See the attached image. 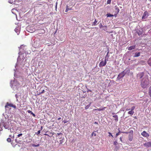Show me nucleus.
<instances>
[{
  "instance_id": "5fc2aeb1",
  "label": "nucleus",
  "mask_w": 151,
  "mask_h": 151,
  "mask_svg": "<svg viewBox=\"0 0 151 151\" xmlns=\"http://www.w3.org/2000/svg\"><path fill=\"white\" fill-rule=\"evenodd\" d=\"M43 129V127L42 126L41 127V129H40V130H42Z\"/></svg>"
},
{
  "instance_id": "bf43d9fd",
  "label": "nucleus",
  "mask_w": 151,
  "mask_h": 151,
  "mask_svg": "<svg viewBox=\"0 0 151 151\" xmlns=\"http://www.w3.org/2000/svg\"><path fill=\"white\" fill-rule=\"evenodd\" d=\"M122 137H120V140H121V141H122Z\"/></svg>"
},
{
  "instance_id": "e2e57ef3",
  "label": "nucleus",
  "mask_w": 151,
  "mask_h": 151,
  "mask_svg": "<svg viewBox=\"0 0 151 151\" xmlns=\"http://www.w3.org/2000/svg\"><path fill=\"white\" fill-rule=\"evenodd\" d=\"M149 1H151V0H148Z\"/></svg>"
},
{
  "instance_id": "473e14b6",
  "label": "nucleus",
  "mask_w": 151,
  "mask_h": 151,
  "mask_svg": "<svg viewBox=\"0 0 151 151\" xmlns=\"http://www.w3.org/2000/svg\"><path fill=\"white\" fill-rule=\"evenodd\" d=\"M12 140H12L10 137H9L7 139V141L8 142H11Z\"/></svg>"
},
{
  "instance_id": "a211bd4d",
  "label": "nucleus",
  "mask_w": 151,
  "mask_h": 151,
  "mask_svg": "<svg viewBox=\"0 0 151 151\" xmlns=\"http://www.w3.org/2000/svg\"><path fill=\"white\" fill-rule=\"evenodd\" d=\"M106 108V107H104L103 108H99V109H95V110H97L98 111H103L105 110V109Z\"/></svg>"
},
{
  "instance_id": "bb28decb",
  "label": "nucleus",
  "mask_w": 151,
  "mask_h": 151,
  "mask_svg": "<svg viewBox=\"0 0 151 151\" xmlns=\"http://www.w3.org/2000/svg\"><path fill=\"white\" fill-rule=\"evenodd\" d=\"M102 28L104 30L106 31L107 29V27L106 26H104Z\"/></svg>"
},
{
  "instance_id": "864d4df0",
  "label": "nucleus",
  "mask_w": 151,
  "mask_h": 151,
  "mask_svg": "<svg viewBox=\"0 0 151 151\" xmlns=\"http://www.w3.org/2000/svg\"><path fill=\"white\" fill-rule=\"evenodd\" d=\"M94 124H98V123L96 122H94Z\"/></svg>"
},
{
  "instance_id": "2eb2a0df",
  "label": "nucleus",
  "mask_w": 151,
  "mask_h": 151,
  "mask_svg": "<svg viewBox=\"0 0 151 151\" xmlns=\"http://www.w3.org/2000/svg\"><path fill=\"white\" fill-rule=\"evenodd\" d=\"M135 47V45H134L128 47V49L129 50H131L134 49Z\"/></svg>"
},
{
  "instance_id": "49530a36",
  "label": "nucleus",
  "mask_w": 151,
  "mask_h": 151,
  "mask_svg": "<svg viewBox=\"0 0 151 151\" xmlns=\"http://www.w3.org/2000/svg\"><path fill=\"white\" fill-rule=\"evenodd\" d=\"M34 117H35L36 116L32 112L31 114Z\"/></svg>"
},
{
  "instance_id": "338daca9",
  "label": "nucleus",
  "mask_w": 151,
  "mask_h": 151,
  "mask_svg": "<svg viewBox=\"0 0 151 151\" xmlns=\"http://www.w3.org/2000/svg\"><path fill=\"white\" fill-rule=\"evenodd\" d=\"M17 101H18V99H17Z\"/></svg>"
},
{
  "instance_id": "c85d7f7f",
  "label": "nucleus",
  "mask_w": 151,
  "mask_h": 151,
  "mask_svg": "<svg viewBox=\"0 0 151 151\" xmlns=\"http://www.w3.org/2000/svg\"><path fill=\"white\" fill-rule=\"evenodd\" d=\"M32 146L33 147H38L40 146L39 144H38L37 145H35L34 144H32Z\"/></svg>"
},
{
  "instance_id": "58836bf2",
  "label": "nucleus",
  "mask_w": 151,
  "mask_h": 151,
  "mask_svg": "<svg viewBox=\"0 0 151 151\" xmlns=\"http://www.w3.org/2000/svg\"><path fill=\"white\" fill-rule=\"evenodd\" d=\"M103 26H102V25L101 24V23H100V24H99V27L100 28H102L103 27Z\"/></svg>"
},
{
  "instance_id": "39448f33",
  "label": "nucleus",
  "mask_w": 151,
  "mask_h": 151,
  "mask_svg": "<svg viewBox=\"0 0 151 151\" xmlns=\"http://www.w3.org/2000/svg\"><path fill=\"white\" fill-rule=\"evenodd\" d=\"M24 47L23 45H21L19 48V55L17 58V60H18L20 58V55H22L24 53V48H23Z\"/></svg>"
},
{
  "instance_id": "f257e3e1",
  "label": "nucleus",
  "mask_w": 151,
  "mask_h": 151,
  "mask_svg": "<svg viewBox=\"0 0 151 151\" xmlns=\"http://www.w3.org/2000/svg\"><path fill=\"white\" fill-rule=\"evenodd\" d=\"M2 126L5 129H8V130H10L11 131V127L10 126L9 121H7V120H6V121H4V119H1V122L0 123V131H2Z\"/></svg>"
},
{
  "instance_id": "7c9ffc66",
  "label": "nucleus",
  "mask_w": 151,
  "mask_h": 151,
  "mask_svg": "<svg viewBox=\"0 0 151 151\" xmlns=\"http://www.w3.org/2000/svg\"><path fill=\"white\" fill-rule=\"evenodd\" d=\"M97 21L96 20V19H95L94 22L92 24V25H97L96 23Z\"/></svg>"
},
{
  "instance_id": "4c0bfd02",
  "label": "nucleus",
  "mask_w": 151,
  "mask_h": 151,
  "mask_svg": "<svg viewBox=\"0 0 151 151\" xmlns=\"http://www.w3.org/2000/svg\"><path fill=\"white\" fill-rule=\"evenodd\" d=\"M63 135H62V136H61V135L59 137V139H64L63 137Z\"/></svg>"
},
{
  "instance_id": "f3484780",
  "label": "nucleus",
  "mask_w": 151,
  "mask_h": 151,
  "mask_svg": "<svg viewBox=\"0 0 151 151\" xmlns=\"http://www.w3.org/2000/svg\"><path fill=\"white\" fill-rule=\"evenodd\" d=\"M113 117L115 118L114 120L116 121L117 122L118 121V116L117 115H115L113 116Z\"/></svg>"
},
{
  "instance_id": "393cba45",
  "label": "nucleus",
  "mask_w": 151,
  "mask_h": 151,
  "mask_svg": "<svg viewBox=\"0 0 151 151\" xmlns=\"http://www.w3.org/2000/svg\"><path fill=\"white\" fill-rule=\"evenodd\" d=\"M15 32L17 33V34L18 35L19 34V30L17 28H15Z\"/></svg>"
},
{
  "instance_id": "c9c22d12",
  "label": "nucleus",
  "mask_w": 151,
  "mask_h": 151,
  "mask_svg": "<svg viewBox=\"0 0 151 151\" xmlns=\"http://www.w3.org/2000/svg\"><path fill=\"white\" fill-rule=\"evenodd\" d=\"M135 109V106H133L130 109V110H131L133 111V110H134V109Z\"/></svg>"
},
{
  "instance_id": "f8f14e48",
  "label": "nucleus",
  "mask_w": 151,
  "mask_h": 151,
  "mask_svg": "<svg viewBox=\"0 0 151 151\" xmlns=\"http://www.w3.org/2000/svg\"><path fill=\"white\" fill-rule=\"evenodd\" d=\"M144 146L148 148L150 147H151V142H149L144 143Z\"/></svg>"
},
{
  "instance_id": "2f4dec72",
  "label": "nucleus",
  "mask_w": 151,
  "mask_h": 151,
  "mask_svg": "<svg viewBox=\"0 0 151 151\" xmlns=\"http://www.w3.org/2000/svg\"><path fill=\"white\" fill-rule=\"evenodd\" d=\"M126 107H125V108H123L122 109L123 111H124V110H125L126 111H129V110H130V109H128V108L125 109Z\"/></svg>"
},
{
  "instance_id": "423d86ee",
  "label": "nucleus",
  "mask_w": 151,
  "mask_h": 151,
  "mask_svg": "<svg viewBox=\"0 0 151 151\" xmlns=\"http://www.w3.org/2000/svg\"><path fill=\"white\" fill-rule=\"evenodd\" d=\"M106 60H104V61L103 60L100 62L99 64V66L100 67L104 66L106 64Z\"/></svg>"
},
{
  "instance_id": "6e6d98bb",
  "label": "nucleus",
  "mask_w": 151,
  "mask_h": 151,
  "mask_svg": "<svg viewBox=\"0 0 151 151\" xmlns=\"http://www.w3.org/2000/svg\"><path fill=\"white\" fill-rule=\"evenodd\" d=\"M9 137H10V138H12V136L11 135H10L9 136Z\"/></svg>"
},
{
  "instance_id": "37998d69",
  "label": "nucleus",
  "mask_w": 151,
  "mask_h": 151,
  "mask_svg": "<svg viewBox=\"0 0 151 151\" xmlns=\"http://www.w3.org/2000/svg\"><path fill=\"white\" fill-rule=\"evenodd\" d=\"M118 144V143L116 141L114 142V145H116Z\"/></svg>"
},
{
  "instance_id": "4be33fe9",
  "label": "nucleus",
  "mask_w": 151,
  "mask_h": 151,
  "mask_svg": "<svg viewBox=\"0 0 151 151\" xmlns=\"http://www.w3.org/2000/svg\"><path fill=\"white\" fill-rule=\"evenodd\" d=\"M109 53V52H108L105 57V60H106V61L108 60V58L109 57V55H108Z\"/></svg>"
},
{
  "instance_id": "9b49d317",
  "label": "nucleus",
  "mask_w": 151,
  "mask_h": 151,
  "mask_svg": "<svg viewBox=\"0 0 151 151\" xmlns=\"http://www.w3.org/2000/svg\"><path fill=\"white\" fill-rule=\"evenodd\" d=\"M142 32L143 30L142 29H138L137 31V33L139 36L141 35L142 34Z\"/></svg>"
},
{
  "instance_id": "0e129e2a",
  "label": "nucleus",
  "mask_w": 151,
  "mask_h": 151,
  "mask_svg": "<svg viewBox=\"0 0 151 151\" xmlns=\"http://www.w3.org/2000/svg\"><path fill=\"white\" fill-rule=\"evenodd\" d=\"M16 65H17V64L16 65V66H15V68L16 67Z\"/></svg>"
},
{
  "instance_id": "a19ab883",
  "label": "nucleus",
  "mask_w": 151,
  "mask_h": 151,
  "mask_svg": "<svg viewBox=\"0 0 151 151\" xmlns=\"http://www.w3.org/2000/svg\"><path fill=\"white\" fill-rule=\"evenodd\" d=\"M108 133L109 134V137L111 136L112 137H113V135H112V134L110 132H108Z\"/></svg>"
},
{
  "instance_id": "a878e982",
  "label": "nucleus",
  "mask_w": 151,
  "mask_h": 151,
  "mask_svg": "<svg viewBox=\"0 0 151 151\" xmlns=\"http://www.w3.org/2000/svg\"><path fill=\"white\" fill-rule=\"evenodd\" d=\"M149 95L150 97H151V86L149 88Z\"/></svg>"
},
{
  "instance_id": "6e6552de",
  "label": "nucleus",
  "mask_w": 151,
  "mask_h": 151,
  "mask_svg": "<svg viewBox=\"0 0 151 151\" xmlns=\"http://www.w3.org/2000/svg\"><path fill=\"white\" fill-rule=\"evenodd\" d=\"M144 74L143 72L139 73L137 75V77L138 79H141L143 76Z\"/></svg>"
},
{
  "instance_id": "0eeeda50",
  "label": "nucleus",
  "mask_w": 151,
  "mask_h": 151,
  "mask_svg": "<svg viewBox=\"0 0 151 151\" xmlns=\"http://www.w3.org/2000/svg\"><path fill=\"white\" fill-rule=\"evenodd\" d=\"M148 13L146 11L144 12V13L143 14V15L142 16V19H146V18H147L148 17Z\"/></svg>"
},
{
  "instance_id": "4d7b16f0",
  "label": "nucleus",
  "mask_w": 151,
  "mask_h": 151,
  "mask_svg": "<svg viewBox=\"0 0 151 151\" xmlns=\"http://www.w3.org/2000/svg\"><path fill=\"white\" fill-rule=\"evenodd\" d=\"M15 141L16 142H17V139H15Z\"/></svg>"
},
{
  "instance_id": "4468645a",
  "label": "nucleus",
  "mask_w": 151,
  "mask_h": 151,
  "mask_svg": "<svg viewBox=\"0 0 151 151\" xmlns=\"http://www.w3.org/2000/svg\"><path fill=\"white\" fill-rule=\"evenodd\" d=\"M114 8L115 9V12L116 13H118L119 12V7H118L117 6H115Z\"/></svg>"
},
{
  "instance_id": "09e8293b",
  "label": "nucleus",
  "mask_w": 151,
  "mask_h": 151,
  "mask_svg": "<svg viewBox=\"0 0 151 151\" xmlns=\"http://www.w3.org/2000/svg\"><path fill=\"white\" fill-rule=\"evenodd\" d=\"M27 112L29 113L30 114H31V113H32V111L29 110H28L27 111Z\"/></svg>"
},
{
  "instance_id": "1a4fd4ad",
  "label": "nucleus",
  "mask_w": 151,
  "mask_h": 151,
  "mask_svg": "<svg viewBox=\"0 0 151 151\" xmlns=\"http://www.w3.org/2000/svg\"><path fill=\"white\" fill-rule=\"evenodd\" d=\"M141 135L143 137H148L150 135L149 134L145 131H143Z\"/></svg>"
},
{
  "instance_id": "13d9d810",
  "label": "nucleus",
  "mask_w": 151,
  "mask_h": 151,
  "mask_svg": "<svg viewBox=\"0 0 151 151\" xmlns=\"http://www.w3.org/2000/svg\"><path fill=\"white\" fill-rule=\"evenodd\" d=\"M15 97L17 99V94L15 95Z\"/></svg>"
},
{
  "instance_id": "79ce46f5",
  "label": "nucleus",
  "mask_w": 151,
  "mask_h": 151,
  "mask_svg": "<svg viewBox=\"0 0 151 151\" xmlns=\"http://www.w3.org/2000/svg\"><path fill=\"white\" fill-rule=\"evenodd\" d=\"M57 135L58 136H62V135H63V134L62 133H58L57 134Z\"/></svg>"
},
{
  "instance_id": "69168bd1",
  "label": "nucleus",
  "mask_w": 151,
  "mask_h": 151,
  "mask_svg": "<svg viewBox=\"0 0 151 151\" xmlns=\"http://www.w3.org/2000/svg\"><path fill=\"white\" fill-rule=\"evenodd\" d=\"M56 8L57 7V5H56Z\"/></svg>"
},
{
  "instance_id": "6ab92c4d",
  "label": "nucleus",
  "mask_w": 151,
  "mask_h": 151,
  "mask_svg": "<svg viewBox=\"0 0 151 151\" xmlns=\"http://www.w3.org/2000/svg\"><path fill=\"white\" fill-rule=\"evenodd\" d=\"M134 113V111L131 110L130 111H129L128 112V114H130L131 115H132Z\"/></svg>"
},
{
  "instance_id": "a18cd8bd",
  "label": "nucleus",
  "mask_w": 151,
  "mask_h": 151,
  "mask_svg": "<svg viewBox=\"0 0 151 151\" xmlns=\"http://www.w3.org/2000/svg\"><path fill=\"white\" fill-rule=\"evenodd\" d=\"M93 135L95 136L96 135V134L94 132H93V133L91 134V136H92Z\"/></svg>"
},
{
  "instance_id": "412c9836",
  "label": "nucleus",
  "mask_w": 151,
  "mask_h": 151,
  "mask_svg": "<svg viewBox=\"0 0 151 151\" xmlns=\"http://www.w3.org/2000/svg\"><path fill=\"white\" fill-rule=\"evenodd\" d=\"M124 133V132H122V131H121L120 130H119V132L116 133V134L115 137H117L121 133Z\"/></svg>"
},
{
  "instance_id": "dca6fc26",
  "label": "nucleus",
  "mask_w": 151,
  "mask_h": 151,
  "mask_svg": "<svg viewBox=\"0 0 151 151\" xmlns=\"http://www.w3.org/2000/svg\"><path fill=\"white\" fill-rule=\"evenodd\" d=\"M140 53L139 52H136L134 54V57H138L140 56Z\"/></svg>"
},
{
  "instance_id": "052dcab7",
  "label": "nucleus",
  "mask_w": 151,
  "mask_h": 151,
  "mask_svg": "<svg viewBox=\"0 0 151 151\" xmlns=\"http://www.w3.org/2000/svg\"><path fill=\"white\" fill-rule=\"evenodd\" d=\"M9 3H12L11 1H9Z\"/></svg>"
},
{
  "instance_id": "8fccbe9b",
  "label": "nucleus",
  "mask_w": 151,
  "mask_h": 151,
  "mask_svg": "<svg viewBox=\"0 0 151 151\" xmlns=\"http://www.w3.org/2000/svg\"><path fill=\"white\" fill-rule=\"evenodd\" d=\"M91 91L90 90H89L88 89H87V92H91Z\"/></svg>"
},
{
  "instance_id": "20e7f679",
  "label": "nucleus",
  "mask_w": 151,
  "mask_h": 151,
  "mask_svg": "<svg viewBox=\"0 0 151 151\" xmlns=\"http://www.w3.org/2000/svg\"><path fill=\"white\" fill-rule=\"evenodd\" d=\"M26 30L30 32H33L35 30V29L34 25L29 26L26 27Z\"/></svg>"
},
{
  "instance_id": "f03ea898",
  "label": "nucleus",
  "mask_w": 151,
  "mask_h": 151,
  "mask_svg": "<svg viewBox=\"0 0 151 151\" xmlns=\"http://www.w3.org/2000/svg\"><path fill=\"white\" fill-rule=\"evenodd\" d=\"M149 82L148 77L146 76L144 77L141 80V86L143 88H147L149 86Z\"/></svg>"
},
{
  "instance_id": "de8ad7c7",
  "label": "nucleus",
  "mask_w": 151,
  "mask_h": 151,
  "mask_svg": "<svg viewBox=\"0 0 151 151\" xmlns=\"http://www.w3.org/2000/svg\"><path fill=\"white\" fill-rule=\"evenodd\" d=\"M22 133L19 134H18L17 135V137H20V136H22Z\"/></svg>"
},
{
  "instance_id": "5701e85b",
  "label": "nucleus",
  "mask_w": 151,
  "mask_h": 151,
  "mask_svg": "<svg viewBox=\"0 0 151 151\" xmlns=\"http://www.w3.org/2000/svg\"><path fill=\"white\" fill-rule=\"evenodd\" d=\"M72 10V8H69L68 7V6H66V10H65V12H68V11L69 10Z\"/></svg>"
},
{
  "instance_id": "7ed1b4c3",
  "label": "nucleus",
  "mask_w": 151,
  "mask_h": 151,
  "mask_svg": "<svg viewBox=\"0 0 151 151\" xmlns=\"http://www.w3.org/2000/svg\"><path fill=\"white\" fill-rule=\"evenodd\" d=\"M129 71V70H125L120 73L118 76L116 78L117 80H119L123 78L127 72Z\"/></svg>"
},
{
  "instance_id": "c03bdc74",
  "label": "nucleus",
  "mask_w": 151,
  "mask_h": 151,
  "mask_svg": "<svg viewBox=\"0 0 151 151\" xmlns=\"http://www.w3.org/2000/svg\"><path fill=\"white\" fill-rule=\"evenodd\" d=\"M45 91L43 89L42 91L41 92H40V94L43 93L45 92Z\"/></svg>"
},
{
  "instance_id": "3c124183",
  "label": "nucleus",
  "mask_w": 151,
  "mask_h": 151,
  "mask_svg": "<svg viewBox=\"0 0 151 151\" xmlns=\"http://www.w3.org/2000/svg\"><path fill=\"white\" fill-rule=\"evenodd\" d=\"M15 70H16L15 69H14V71L15 72H14V76L15 77V75H16V74H15L16 71H15Z\"/></svg>"
},
{
  "instance_id": "f704fd0d",
  "label": "nucleus",
  "mask_w": 151,
  "mask_h": 151,
  "mask_svg": "<svg viewBox=\"0 0 151 151\" xmlns=\"http://www.w3.org/2000/svg\"><path fill=\"white\" fill-rule=\"evenodd\" d=\"M40 132H41L40 130H39L37 132H36L35 134L38 135L40 134Z\"/></svg>"
},
{
  "instance_id": "ddd939ff",
  "label": "nucleus",
  "mask_w": 151,
  "mask_h": 151,
  "mask_svg": "<svg viewBox=\"0 0 151 151\" xmlns=\"http://www.w3.org/2000/svg\"><path fill=\"white\" fill-rule=\"evenodd\" d=\"M3 115L4 117V119H4V121H6V120H7V121H9V117L8 115L6 114H5L3 113Z\"/></svg>"
},
{
  "instance_id": "e433bc0d",
  "label": "nucleus",
  "mask_w": 151,
  "mask_h": 151,
  "mask_svg": "<svg viewBox=\"0 0 151 151\" xmlns=\"http://www.w3.org/2000/svg\"><path fill=\"white\" fill-rule=\"evenodd\" d=\"M63 139H60V144H62L63 143Z\"/></svg>"
},
{
  "instance_id": "680f3d73",
  "label": "nucleus",
  "mask_w": 151,
  "mask_h": 151,
  "mask_svg": "<svg viewBox=\"0 0 151 151\" xmlns=\"http://www.w3.org/2000/svg\"><path fill=\"white\" fill-rule=\"evenodd\" d=\"M66 122H67L66 121H64V123H66Z\"/></svg>"
},
{
  "instance_id": "b1692460",
  "label": "nucleus",
  "mask_w": 151,
  "mask_h": 151,
  "mask_svg": "<svg viewBox=\"0 0 151 151\" xmlns=\"http://www.w3.org/2000/svg\"><path fill=\"white\" fill-rule=\"evenodd\" d=\"M148 64L151 66V57L148 60Z\"/></svg>"
},
{
  "instance_id": "ea45409f",
  "label": "nucleus",
  "mask_w": 151,
  "mask_h": 151,
  "mask_svg": "<svg viewBox=\"0 0 151 151\" xmlns=\"http://www.w3.org/2000/svg\"><path fill=\"white\" fill-rule=\"evenodd\" d=\"M111 0H108L107 1V4H110L111 3Z\"/></svg>"
},
{
  "instance_id": "603ef678",
  "label": "nucleus",
  "mask_w": 151,
  "mask_h": 151,
  "mask_svg": "<svg viewBox=\"0 0 151 151\" xmlns=\"http://www.w3.org/2000/svg\"><path fill=\"white\" fill-rule=\"evenodd\" d=\"M14 135H13L12 137V138H11V139H14Z\"/></svg>"
},
{
  "instance_id": "aec40b11",
  "label": "nucleus",
  "mask_w": 151,
  "mask_h": 151,
  "mask_svg": "<svg viewBox=\"0 0 151 151\" xmlns=\"http://www.w3.org/2000/svg\"><path fill=\"white\" fill-rule=\"evenodd\" d=\"M133 139V136L132 135H129V140L130 141H132Z\"/></svg>"
},
{
  "instance_id": "72a5a7b5",
  "label": "nucleus",
  "mask_w": 151,
  "mask_h": 151,
  "mask_svg": "<svg viewBox=\"0 0 151 151\" xmlns=\"http://www.w3.org/2000/svg\"><path fill=\"white\" fill-rule=\"evenodd\" d=\"M90 104L87 105L85 107V109H88V108L90 107Z\"/></svg>"
},
{
  "instance_id": "9d476101",
  "label": "nucleus",
  "mask_w": 151,
  "mask_h": 151,
  "mask_svg": "<svg viewBox=\"0 0 151 151\" xmlns=\"http://www.w3.org/2000/svg\"><path fill=\"white\" fill-rule=\"evenodd\" d=\"M8 106H10V107H12L14 108H16V107L15 105H14L12 104H9L8 103H7L6 105L5 106L6 108H7Z\"/></svg>"
},
{
  "instance_id": "c756f323",
  "label": "nucleus",
  "mask_w": 151,
  "mask_h": 151,
  "mask_svg": "<svg viewBox=\"0 0 151 151\" xmlns=\"http://www.w3.org/2000/svg\"><path fill=\"white\" fill-rule=\"evenodd\" d=\"M15 81V80L14 81H11V82H10V84H11V85H12V86H13V85H15V84H14V82Z\"/></svg>"
},
{
  "instance_id": "cd10ccee",
  "label": "nucleus",
  "mask_w": 151,
  "mask_h": 151,
  "mask_svg": "<svg viewBox=\"0 0 151 151\" xmlns=\"http://www.w3.org/2000/svg\"><path fill=\"white\" fill-rule=\"evenodd\" d=\"M106 16H107V17H112L114 16V15L110 14H107Z\"/></svg>"
}]
</instances>
